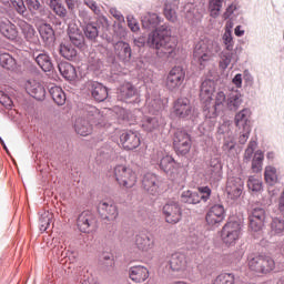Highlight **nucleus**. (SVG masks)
Returning <instances> with one entry per match:
<instances>
[{"label":"nucleus","instance_id":"1","mask_svg":"<svg viewBox=\"0 0 284 284\" xmlns=\"http://www.w3.org/2000/svg\"><path fill=\"white\" fill-rule=\"evenodd\" d=\"M148 45L158 50V54L173 57L176 48L174 39L170 36L168 29H156L149 34Z\"/></svg>","mask_w":284,"mask_h":284},{"label":"nucleus","instance_id":"2","mask_svg":"<svg viewBox=\"0 0 284 284\" xmlns=\"http://www.w3.org/2000/svg\"><path fill=\"white\" fill-rule=\"evenodd\" d=\"M220 51L221 48L216 41L204 39L196 43L193 51V59L201 69H205L207 63L212 62Z\"/></svg>","mask_w":284,"mask_h":284},{"label":"nucleus","instance_id":"3","mask_svg":"<svg viewBox=\"0 0 284 284\" xmlns=\"http://www.w3.org/2000/svg\"><path fill=\"white\" fill-rule=\"evenodd\" d=\"M113 178L122 189L134 187L138 181V175L134 170L125 165H116L113 168Z\"/></svg>","mask_w":284,"mask_h":284},{"label":"nucleus","instance_id":"4","mask_svg":"<svg viewBox=\"0 0 284 284\" xmlns=\"http://www.w3.org/2000/svg\"><path fill=\"white\" fill-rule=\"evenodd\" d=\"M248 268L257 274H267L275 270L273 257L265 255H251L248 257Z\"/></svg>","mask_w":284,"mask_h":284},{"label":"nucleus","instance_id":"5","mask_svg":"<svg viewBox=\"0 0 284 284\" xmlns=\"http://www.w3.org/2000/svg\"><path fill=\"white\" fill-rule=\"evenodd\" d=\"M242 235L243 230L237 222H229L222 229V241L229 247L235 246Z\"/></svg>","mask_w":284,"mask_h":284},{"label":"nucleus","instance_id":"6","mask_svg":"<svg viewBox=\"0 0 284 284\" xmlns=\"http://www.w3.org/2000/svg\"><path fill=\"white\" fill-rule=\"evenodd\" d=\"M226 105V94L220 91L215 95V100H207L204 105L205 116L207 119H214L217 116V112L222 111Z\"/></svg>","mask_w":284,"mask_h":284},{"label":"nucleus","instance_id":"7","mask_svg":"<svg viewBox=\"0 0 284 284\" xmlns=\"http://www.w3.org/2000/svg\"><path fill=\"white\" fill-rule=\"evenodd\" d=\"M151 160L154 163H159L160 170L168 174H173L180 168V164L176 163L172 156L164 155L163 151H156Z\"/></svg>","mask_w":284,"mask_h":284},{"label":"nucleus","instance_id":"8","mask_svg":"<svg viewBox=\"0 0 284 284\" xmlns=\"http://www.w3.org/2000/svg\"><path fill=\"white\" fill-rule=\"evenodd\" d=\"M173 146L176 154H189L192 148V140L189 133L184 131H178L174 133Z\"/></svg>","mask_w":284,"mask_h":284},{"label":"nucleus","instance_id":"9","mask_svg":"<svg viewBox=\"0 0 284 284\" xmlns=\"http://www.w3.org/2000/svg\"><path fill=\"white\" fill-rule=\"evenodd\" d=\"M210 196H211V189L209 186H204L200 189V192L183 191L181 197L184 204L197 205L201 203V200L206 202Z\"/></svg>","mask_w":284,"mask_h":284},{"label":"nucleus","instance_id":"10","mask_svg":"<svg viewBox=\"0 0 284 284\" xmlns=\"http://www.w3.org/2000/svg\"><path fill=\"white\" fill-rule=\"evenodd\" d=\"M162 212H163L165 222L169 224H176L182 220V209L179 202H175V201L168 202L163 206Z\"/></svg>","mask_w":284,"mask_h":284},{"label":"nucleus","instance_id":"11","mask_svg":"<svg viewBox=\"0 0 284 284\" xmlns=\"http://www.w3.org/2000/svg\"><path fill=\"white\" fill-rule=\"evenodd\" d=\"M184 78H185V71L182 67L172 68V70L166 75V80H165L166 89L173 91L180 88L184 81Z\"/></svg>","mask_w":284,"mask_h":284},{"label":"nucleus","instance_id":"12","mask_svg":"<svg viewBox=\"0 0 284 284\" xmlns=\"http://www.w3.org/2000/svg\"><path fill=\"white\" fill-rule=\"evenodd\" d=\"M169 267L172 272H176L180 276H184L187 274L189 270L187 256L180 252L172 254L171 260H169Z\"/></svg>","mask_w":284,"mask_h":284},{"label":"nucleus","instance_id":"13","mask_svg":"<svg viewBox=\"0 0 284 284\" xmlns=\"http://www.w3.org/2000/svg\"><path fill=\"white\" fill-rule=\"evenodd\" d=\"M225 220V209L222 205H214L205 215L206 224L211 227H217Z\"/></svg>","mask_w":284,"mask_h":284},{"label":"nucleus","instance_id":"14","mask_svg":"<svg viewBox=\"0 0 284 284\" xmlns=\"http://www.w3.org/2000/svg\"><path fill=\"white\" fill-rule=\"evenodd\" d=\"M142 189L150 195V196H159L160 194V185L161 182L159 176L148 173L142 178Z\"/></svg>","mask_w":284,"mask_h":284},{"label":"nucleus","instance_id":"15","mask_svg":"<svg viewBox=\"0 0 284 284\" xmlns=\"http://www.w3.org/2000/svg\"><path fill=\"white\" fill-rule=\"evenodd\" d=\"M244 181L241 178H231L226 182L225 192L231 200L239 199L243 194Z\"/></svg>","mask_w":284,"mask_h":284},{"label":"nucleus","instance_id":"16","mask_svg":"<svg viewBox=\"0 0 284 284\" xmlns=\"http://www.w3.org/2000/svg\"><path fill=\"white\" fill-rule=\"evenodd\" d=\"M99 213L108 221H115L119 210L113 201H101L98 206Z\"/></svg>","mask_w":284,"mask_h":284},{"label":"nucleus","instance_id":"17","mask_svg":"<svg viewBox=\"0 0 284 284\" xmlns=\"http://www.w3.org/2000/svg\"><path fill=\"white\" fill-rule=\"evenodd\" d=\"M120 142L122 148H124L126 151L135 150L141 145L140 135L134 132L122 133L120 135Z\"/></svg>","mask_w":284,"mask_h":284},{"label":"nucleus","instance_id":"18","mask_svg":"<svg viewBox=\"0 0 284 284\" xmlns=\"http://www.w3.org/2000/svg\"><path fill=\"white\" fill-rule=\"evenodd\" d=\"M205 179L212 183H216L222 179V164L219 159H212L211 165L205 172Z\"/></svg>","mask_w":284,"mask_h":284},{"label":"nucleus","instance_id":"19","mask_svg":"<svg viewBox=\"0 0 284 284\" xmlns=\"http://www.w3.org/2000/svg\"><path fill=\"white\" fill-rule=\"evenodd\" d=\"M129 278L135 284H142L150 278V271L145 266H131L129 268Z\"/></svg>","mask_w":284,"mask_h":284},{"label":"nucleus","instance_id":"20","mask_svg":"<svg viewBox=\"0 0 284 284\" xmlns=\"http://www.w3.org/2000/svg\"><path fill=\"white\" fill-rule=\"evenodd\" d=\"M174 114L180 119H185L192 113V105L189 99L181 98L174 102Z\"/></svg>","mask_w":284,"mask_h":284},{"label":"nucleus","instance_id":"21","mask_svg":"<svg viewBox=\"0 0 284 284\" xmlns=\"http://www.w3.org/2000/svg\"><path fill=\"white\" fill-rule=\"evenodd\" d=\"M95 223V215L91 211H83L78 217V227L83 233H89Z\"/></svg>","mask_w":284,"mask_h":284},{"label":"nucleus","instance_id":"22","mask_svg":"<svg viewBox=\"0 0 284 284\" xmlns=\"http://www.w3.org/2000/svg\"><path fill=\"white\" fill-rule=\"evenodd\" d=\"M138 95L136 88L131 82H124L118 89V99L122 102H129Z\"/></svg>","mask_w":284,"mask_h":284},{"label":"nucleus","instance_id":"23","mask_svg":"<svg viewBox=\"0 0 284 284\" xmlns=\"http://www.w3.org/2000/svg\"><path fill=\"white\" fill-rule=\"evenodd\" d=\"M87 118L92 125L105 126L106 124V116L95 106L89 105L87 108Z\"/></svg>","mask_w":284,"mask_h":284},{"label":"nucleus","instance_id":"24","mask_svg":"<svg viewBox=\"0 0 284 284\" xmlns=\"http://www.w3.org/2000/svg\"><path fill=\"white\" fill-rule=\"evenodd\" d=\"M0 33H2L4 38H8L10 40L17 39V26L12 24L8 18L0 17Z\"/></svg>","mask_w":284,"mask_h":284},{"label":"nucleus","instance_id":"25","mask_svg":"<svg viewBox=\"0 0 284 284\" xmlns=\"http://www.w3.org/2000/svg\"><path fill=\"white\" fill-rule=\"evenodd\" d=\"M26 90H27L28 94L33 97L37 101H42L43 99H45L47 91L40 84V82L28 81L27 85H26Z\"/></svg>","mask_w":284,"mask_h":284},{"label":"nucleus","instance_id":"26","mask_svg":"<svg viewBox=\"0 0 284 284\" xmlns=\"http://www.w3.org/2000/svg\"><path fill=\"white\" fill-rule=\"evenodd\" d=\"M115 54L118 58L124 62L128 63L131 61L132 58V49L130 43H126L124 41H118L114 45Z\"/></svg>","mask_w":284,"mask_h":284},{"label":"nucleus","instance_id":"27","mask_svg":"<svg viewBox=\"0 0 284 284\" xmlns=\"http://www.w3.org/2000/svg\"><path fill=\"white\" fill-rule=\"evenodd\" d=\"M90 120L84 118H78L74 121V131L80 136L87 138L93 132V124L89 122Z\"/></svg>","mask_w":284,"mask_h":284},{"label":"nucleus","instance_id":"28","mask_svg":"<svg viewBox=\"0 0 284 284\" xmlns=\"http://www.w3.org/2000/svg\"><path fill=\"white\" fill-rule=\"evenodd\" d=\"M135 246L140 252L148 253L154 247V241L146 233H139L135 237Z\"/></svg>","mask_w":284,"mask_h":284},{"label":"nucleus","instance_id":"29","mask_svg":"<svg viewBox=\"0 0 284 284\" xmlns=\"http://www.w3.org/2000/svg\"><path fill=\"white\" fill-rule=\"evenodd\" d=\"M250 116H251L250 109H243L242 111L236 113L234 118L235 126L243 130H251Z\"/></svg>","mask_w":284,"mask_h":284},{"label":"nucleus","instance_id":"30","mask_svg":"<svg viewBox=\"0 0 284 284\" xmlns=\"http://www.w3.org/2000/svg\"><path fill=\"white\" fill-rule=\"evenodd\" d=\"M91 95L97 102H104L108 98V89L100 82H92Z\"/></svg>","mask_w":284,"mask_h":284},{"label":"nucleus","instance_id":"31","mask_svg":"<svg viewBox=\"0 0 284 284\" xmlns=\"http://www.w3.org/2000/svg\"><path fill=\"white\" fill-rule=\"evenodd\" d=\"M20 28H21L22 33L28 42H31V43L38 42L37 31L33 29V27L31 24H29L26 21H22L20 23Z\"/></svg>","mask_w":284,"mask_h":284},{"label":"nucleus","instance_id":"32","mask_svg":"<svg viewBox=\"0 0 284 284\" xmlns=\"http://www.w3.org/2000/svg\"><path fill=\"white\" fill-rule=\"evenodd\" d=\"M213 92H214L213 81L205 80L204 82H202L200 97H201V100L204 101V103L211 101Z\"/></svg>","mask_w":284,"mask_h":284},{"label":"nucleus","instance_id":"33","mask_svg":"<svg viewBox=\"0 0 284 284\" xmlns=\"http://www.w3.org/2000/svg\"><path fill=\"white\" fill-rule=\"evenodd\" d=\"M59 71L61 73V75L67 79V80H75L77 79V70L75 67H72L70 63L68 62H61L59 64Z\"/></svg>","mask_w":284,"mask_h":284},{"label":"nucleus","instance_id":"34","mask_svg":"<svg viewBox=\"0 0 284 284\" xmlns=\"http://www.w3.org/2000/svg\"><path fill=\"white\" fill-rule=\"evenodd\" d=\"M142 27L145 29H155L159 27L161 22V18L159 14L155 13H146L144 17H142Z\"/></svg>","mask_w":284,"mask_h":284},{"label":"nucleus","instance_id":"35","mask_svg":"<svg viewBox=\"0 0 284 284\" xmlns=\"http://www.w3.org/2000/svg\"><path fill=\"white\" fill-rule=\"evenodd\" d=\"M50 95L52 97V100L58 105H64L67 101V95L63 89H61L58 85L50 88Z\"/></svg>","mask_w":284,"mask_h":284},{"label":"nucleus","instance_id":"36","mask_svg":"<svg viewBox=\"0 0 284 284\" xmlns=\"http://www.w3.org/2000/svg\"><path fill=\"white\" fill-rule=\"evenodd\" d=\"M60 54L69 61H74L77 58V49H74L69 42L64 41L60 44Z\"/></svg>","mask_w":284,"mask_h":284},{"label":"nucleus","instance_id":"37","mask_svg":"<svg viewBox=\"0 0 284 284\" xmlns=\"http://www.w3.org/2000/svg\"><path fill=\"white\" fill-rule=\"evenodd\" d=\"M36 63L42 69V71L48 72L52 70V62L47 53H40L38 55L33 54Z\"/></svg>","mask_w":284,"mask_h":284},{"label":"nucleus","instance_id":"38","mask_svg":"<svg viewBox=\"0 0 284 284\" xmlns=\"http://www.w3.org/2000/svg\"><path fill=\"white\" fill-rule=\"evenodd\" d=\"M264 181H266L270 186H274L278 182V173L275 166H266V169H264Z\"/></svg>","mask_w":284,"mask_h":284},{"label":"nucleus","instance_id":"39","mask_svg":"<svg viewBox=\"0 0 284 284\" xmlns=\"http://www.w3.org/2000/svg\"><path fill=\"white\" fill-rule=\"evenodd\" d=\"M264 152L261 150L255 151L252 160V171L258 173L263 171Z\"/></svg>","mask_w":284,"mask_h":284},{"label":"nucleus","instance_id":"40","mask_svg":"<svg viewBox=\"0 0 284 284\" xmlns=\"http://www.w3.org/2000/svg\"><path fill=\"white\" fill-rule=\"evenodd\" d=\"M241 104H243V99L239 92L232 93L229 101H226V108L231 111H236Z\"/></svg>","mask_w":284,"mask_h":284},{"label":"nucleus","instance_id":"41","mask_svg":"<svg viewBox=\"0 0 284 284\" xmlns=\"http://www.w3.org/2000/svg\"><path fill=\"white\" fill-rule=\"evenodd\" d=\"M236 277L233 273H222L216 275L212 284H235Z\"/></svg>","mask_w":284,"mask_h":284},{"label":"nucleus","instance_id":"42","mask_svg":"<svg viewBox=\"0 0 284 284\" xmlns=\"http://www.w3.org/2000/svg\"><path fill=\"white\" fill-rule=\"evenodd\" d=\"M39 32L44 42H52L54 40V30L50 24H41Z\"/></svg>","mask_w":284,"mask_h":284},{"label":"nucleus","instance_id":"43","mask_svg":"<svg viewBox=\"0 0 284 284\" xmlns=\"http://www.w3.org/2000/svg\"><path fill=\"white\" fill-rule=\"evenodd\" d=\"M50 8L60 18H65L67 14H68L67 8L59 0H51L50 1Z\"/></svg>","mask_w":284,"mask_h":284},{"label":"nucleus","instance_id":"44","mask_svg":"<svg viewBox=\"0 0 284 284\" xmlns=\"http://www.w3.org/2000/svg\"><path fill=\"white\" fill-rule=\"evenodd\" d=\"M0 65L3 69L12 70L17 65V61L9 53H2L0 54Z\"/></svg>","mask_w":284,"mask_h":284},{"label":"nucleus","instance_id":"45","mask_svg":"<svg viewBox=\"0 0 284 284\" xmlns=\"http://www.w3.org/2000/svg\"><path fill=\"white\" fill-rule=\"evenodd\" d=\"M223 2L224 0H210L209 10L213 19L220 16Z\"/></svg>","mask_w":284,"mask_h":284},{"label":"nucleus","instance_id":"46","mask_svg":"<svg viewBox=\"0 0 284 284\" xmlns=\"http://www.w3.org/2000/svg\"><path fill=\"white\" fill-rule=\"evenodd\" d=\"M232 50H223L220 54V68L222 70H226L229 65L231 64L232 55L234 53L231 52Z\"/></svg>","mask_w":284,"mask_h":284},{"label":"nucleus","instance_id":"47","mask_svg":"<svg viewBox=\"0 0 284 284\" xmlns=\"http://www.w3.org/2000/svg\"><path fill=\"white\" fill-rule=\"evenodd\" d=\"M160 126L159 119L156 118H145L142 122V129L148 132H151Z\"/></svg>","mask_w":284,"mask_h":284},{"label":"nucleus","instance_id":"48","mask_svg":"<svg viewBox=\"0 0 284 284\" xmlns=\"http://www.w3.org/2000/svg\"><path fill=\"white\" fill-rule=\"evenodd\" d=\"M271 230L276 235L284 234V220L275 217L272 220Z\"/></svg>","mask_w":284,"mask_h":284},{"label":"nucleus","instance_id":"49","mask_svg":"<svg viewBox=\"0 0 284 284\" xmlns=\"http://www.w3.org/2000/svg\"><path fill=\"white\" fill-rule=\"evenodd\" d=\"M99 36L98 27L97 24L89 23L84 28V37H87L90 40H95Z\"/></svg>","mask_w":284,"mask_h":284},{"label":"nucleus","instance_id":"50","mask_svg":"<svg viewBox=\"0 0 284 284\" xmlns=\"http://www.w3.org/2000/svg\"><path fill=\"white\" fill-rule=\"evenodd\" d=\"M247 186L252 192H260L261 190H263V182L255 176H250Z\"/></svg>","mask_w":284,"mask_h":284},{"label":"nucleus","instance_id":"51","mask_svg":"<svg viewBox=\"0 0 284 284\" xmlns=\"http://www.w3.org/2000/svg\"><path fill=\"white\" fill-rule=\"evenodd\" d=\"M164 17L168 21L175 22L178 20L176 12L172 8L170 3H165L164 6Z\"/></svg>","mask_w":284,"mask_h":284},{"label":"nucleus","instance_id":"52","mask_svg":"<svg viewBox=\"0 0 284 284\" xmlns=\"http://www.w3.org/2000/svg\"><path fill=\"white\" fill-rule=\"evenodd\" d=\"M70 41L73 45L80 47L83 43V34L80 31L69 33Z\"/></svg>","mask_w":284,"mask_h":284},{"label":"nucleus","instance_id":"53","mask_svg":"<svg viewBox=\"0 0 284 284\" xmlns=\"http://www.w3.org/2000/svg\"><path fill=\"white\" fill-rule=\"evenodd\" d=\"M250 220L263 221L265 222V210L264 209H253Z\"/></svg>","mask_w":284,"mask_h":284},{"label":"nucleus","instance_id":"54","mask_svg":"<svg viewBox=\"0 0 284 284\" xmlns=\"http://www.w3.org/2000/svg\"><path fill=\"white\" fill-rule=\"evenodd\" d=\"M10 2L12 3L14 10L20 13V14H26L27 12V7L26 3L23 2V0H10Z\"/></svg>","mask_w":284,"mask_h":284},{"label":"nucleus","instance_id":"55","mask_svg":"<svg viewBox=\"0 0 284 284\" xmlns=\"http://www.w3.org/2000/svg\"><path fill=\"white\" fill-rule=\"evenodd\" d=\"M264 222L265 221L250 219V230L254 233L260 232L264 227Z\"/></svg>","mask_w":284,"mask_h":284},{"label":"nucleus","instance_id":"56","mask_svg":"<svg viewBox=\"0 0 284 284\" xmlns=\"http://www.w3.org/2000/svg\"><path fill=\"white\" fill-rule=\"evenodd\" d=\"M26 2L28 10L32 13H37L41 8L39 0H26Z\"/></svg>","mask_w":284,"mask_h":284},{"label":"nucleus","instance_id":"57","mask_svg":"<svg viewBox=\"0 0 284 284\" xmlns=\"http://www.w3.org/2000/svg\"><path fill=\"white\" fill-rule=\"evenodd\" d=\"M237 10V4L235 2H233L230 7H226L223 16H222V19L224 21H227L230 19V17L232 14H234V12Z\"/></svg>","mask_w":284,"mask_h":284},{"label":"nucleus","instance_id":"58","mask_svg":"<svg viewBox=\"0 0 284 284\" xmlns=\"http://www.w3.org/2000/svg\"><path fill=\"white\" fill-rule=\"evenodd\" d=\"M223 41L224 44L226 45V51H232V49L234 48V45L232 44V33L231 31H225L224 36H223Z\"/></svg>","mask_w":284,"mask_h":284},{"label":"nucleus","instance_id":"59","mask_svg":"<svg viewBox=\"0 0 284 284\" xmlns=\"http://www.w3.org/2000/svg\"><path fill=\"white\" fill-rule=\"evenodd\" d=\"M126 21H128L129 29L131 31L136 32L138 30H140V24H138L133 16H128Z\"/></svg>","mask_w":284,"mask_h":284},{"label":"nucleus","instance_id":"60","mask_svg":"<svg viewBox=\"0 0 284 284\" xmlns=\"http://www.w3.org/2000/svg\"><path fill=\"white\" fill-rule=\"evenodd\" d=\"M151 109H153L154 112H159L162 109V101L160 99L156 100H148Z\"/></svg>","mask_w":284,"mask_h":284},{"label":"nucleus","instance_id":"61","mask_svg":"<svg viewBox=\"0 0 284 284\" xmlns=\"http://www.w3.org/2000/svg\"><path fill=\"white\" fill-rule=\"evenodd\" d=\"M84 4H87L92 12L99 14L100 9L94 0H84Z\"/></svg>","mask_w":284,"mask_h":284},{"label":"nucleus","instance_id":"62","mask_svg":"<svg viewBox=\"0 0 284 284\" xmlns=\"http://www.w3.org/2000/svg\"><path fill=\"white\" fill-rule=\"evenodd\" d=\"M110 14L116 19V21H124V17L122 16L121 11L116 8L110 9Z\"/></svg>","mask_w":284,"mask_h":284},{"label":"nucleus","instance_id":"63","mask_svg":"<svg viewBox=\"0 0 284 284\" xmlns=\"http://www.w3.org/2000/svg\"><path fill=\"white\" fill-rule=\"evenodd\" d=\"M250 132H251V129L244 130V133L241 134V136H240V143H241L242 145H244V144L247 142V140H248V138H250Z\"/></svg>","mask_w":284,"mask_h":284},{"label":"nucleus","instance_id":"64","mask_svg":"<svg viewBox=\"0 0 284 284\" xmlns=\"http://www.w3.org/2000/svg\"><path fill=\"white\" fill-rule=\"evenodd\" d=\"M278 210L284 212V191H282L281 196L278 199Z\"/></svg>","mask_w":284,"mask_h":284}]
</instances>
